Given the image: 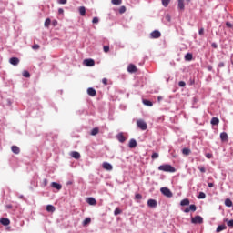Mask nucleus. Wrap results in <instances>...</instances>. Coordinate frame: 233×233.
I'll return each instance as SVG.
<instances>
[{"mask_svg":"<svg viewBox=\"0 0 233 233\" xmlns=\"http://www.w3.org/2000/svg\"><path fill=\"white\" fill-rule=\"evenodd\" d=\"M213 48H218V46L216 44H212Z\"/></svg>","mask_w":233,"mask_h":233,"instance_id":"obj_56","label":"nucleus"},{"mask_svg":"<svg viewBox=\"0 0 233 233\" xmlns=\"http://www.w3.org/2000/svg\"><path fill=\"white\" fill-rule=\"evenodd\" d=\"M9 63L11 65H13L14 66H17V65H19V58H17V57H11L9 59Z\"/></svg>","mask_w":233,"mask_h":233,"instance_id":"obj_10","label":"nucleus"},{"mask_svg":"<svg viewBox=\"0 0 233 233\" xmlns=\"http://www.w3.org/2000/svg\"><path fill=\"white\" fill-rule=\"evenodd\" d=\"M196 210H198V207H196V205L192 204L188 208H186L184 209V212L186 214H188V212H196Z\"/></svg>","mask_w":233,"mask_h":233,"instance_id":"obj_5","label":"nucleus"},{"mask_svg":"<svg viewBox=\"0 0 233 233\" xmlns=\"http://www.w3.org/2000/svg\"><path fill=\"white\" fill-rule=\"evenodd\" d=\"M33 50H39V45L37 44H35L33 46H32Z\"/></svg>","mask_w":233,"mask_h":233,"instance_id":"obj_47","label":"nucleus"},{"mask_svg":"<svg viewBox=\"0 0 233 233\" xmlns=\"http://www.w3.org/2000/svg\"><path fill=\"white\" fill-rule=\"evenodd\" d=\"M150 35L151 39H159V37H161V32H159L158 30H155L150 34Z\"/></svg>","mask_w":233,"mask_h":233,"instance_id":"obj_6","label":"nucleus"},{"mask_svg":"<svg viewBox=\"0 0 233 233\" xmlns=\"http://www.w3.org/2000/svg\"><path fill=\"white\" fill-rule=\"evenodd\" d=\"M87 94L88 96H90L91 97H96L97 92H96V89L92 88V87H89L87 89Z\"/></svg>","mask_w":233,"mask_h":233,"instance_id":"obj_13","label":"nucleus"},{"mask_svg":"<svg viewBox=\"0 0 233 233\" xmlns=\"http://www.w3.org/2000/svg\"><path fill=\"white\" fill-rule=\"evenodd\" d=\"M198 170H200V172H202V174H205V172H207V169H205V167H198Z\"/></svg>","mask_w":233,"mask_h":233,"instance_id":"obj_49","label":"nucleus"},{"mask_svg":"<svg viewBox=\"0 0 233 233\" xmlns=\"http://www.w3.org/2000/svg\"><path fill=\"white\" fill-rule=\"evenodd\" d=\"M92 221V219H90V218H86L84 221H83V225L86 226L88 224H90V222Z\"/></svg>","mask_w":233,"mask_h":233,"instance_id":"obj_34","label":"nucleus"},{"mask_svg":"<svg viewBox=\"0 0 233 233\" xmlns=\"http://www.w3.org/2000/svg\"><path fill=\"white\" fill-rule=\"evenodd\" d=\"M199 35H203L205 34V29L204 28H200L198 31Z\"/></svg>","mask_w":233,"mask_h":233,"instance_id":"obj_46","label":"nucleus"},{"mask_svg":"<svg viewBox=\"0 0 233 233\" xmlns=\"http://www.w3.org/2000/svg\"><path fill=\"white\" fill-rule=\"evenodd\" d=\"M191 223H193V225H201L203 223V217L198 215L191 218Z\"/></svg>","mask_w":233,"mask_h":233,"instance_id":"obj_2","label":"nucleus"},{"mask_svg":"<svg viewBox=\"0 0 233 233\" xmlns=\"http://www.w3.org/2000/svg\"><path fill=\"white\" fill-rule=\"evenodd\" d=\"M222 230H227V226L225 224L220 225L217 228V232H222Z\"/></svg>","mask_w":233,"mask_h":233,"instance_id":"obj_25","label":"nucleus"},{"mask_svg":"<svg viewBox=\"0 0 233 233\" xmlns=\"http://www.w3.org/2000/svg\"><path fill=\"white\" fill-rule=\"evenodd\" d=\"M162 99H163V97H161V96L157 97V101H161Z\"/></svg>","mask_w":233,"mask_h":233,"instance_id":"obj_57","label":"nucleus"},{"mask_svg":"<svg viewBox=\"0 0 233 233\" xmlns=\"http://www.w3.org/2000/svg\"><path fill=\"white\" fill-rule=\"evenodd\" d=\"M115 216H119V214H121V209H119L118 208L115 209Z\"/></svg>","mask_w":233,"mask_h":233,"instance_id":"obj_43","label":"nucleus"},{"mask_svg":"<svg viewBox=\"0 0 233 233\" xmlns=\"http://www.w3.org/2000/svg\"><path fill=\"white\" fill-rule=\"evenodd\" d=\"M23 76H24V77H30V72H28V71H24V72H23Z\"/></svg>","mask_w":233,"mask_h":233,"instance_id":"obj_42","label":"nucleus"},{"mask_svg":"<svg viewBox=\"0 0 233 233\" xmlns=\"http://www.w3.org/2000/svg\"><path fill=\"white\" fill-rule=\"evenodd\" d=\"M64 12H65V10H63V9H61V8L58 10V13H59V14H64Z\"/></svg>","mask_w":233,"mask_h":233,"instance_id":"obj_54","label":"nucleus"},{"mask_svg":"<svg viewBox=\"0 0 233 233\" xmlns=\"http://www.w3.org/2000/svg\"><path fill=\"white\" fill-rule=\"evenodd\" d=\"M45 185H46V179H45Z\"/></svg>","mask_w":233,"mask_h":233,"instance_id":"obj_59","label":"nucleus"},{"mask_svg":"<svg viewBox=\"0 0 233 233\" xmlns=\"http://www.w3.org/2000/svg\"><path fill=\"white\" fill-rule=\"evenodd\" d=\"M228 223V227H233V219L228 220V218L225 220Z\"/></svg>","mask_w":233,"mask_h":233,"instance_id":"obj_39","label":"nucleus"},{"mask_svg":"<svg viewBox=\"0 0 233 233\" xmlns=\"http://www.w3.org/2000/svg\"><path fill=\"white\" fill-rule=\"evenodd\" d=\"M125 12H127V7H125V5H123L119 9V14H125Z\"/></svg>","mask_w":233,"mask_h":233,"instance_id":"obj_37","label":"nucleus"},{"mask_svg":"<svg viewBox=\"0 0 233 233\" xmlns=\"http://www.w3.org/2000/svg\"><path fill=\"white\" fill-rule=\"evenodd\" d=\"M102 83H103V85H105V86L108 85V79L103 78V79H102Z\"/></svg>","mask_w":233,"mask_h":233,"instance_id":"obj_48","label":"nucleus"},{"mask_svg":"<svg viewBox=\"0 0 233 233\" xmlns=\"http://www.w3.org/2000/svg\"><path fill=\"white\" fill-rule=\"evenodd\" d=\"M127 72H129V74H134V73L137 72V67L136 66V65L130 64L127 66Z\"/></svg>","mask_w":233,"mask_h":233,"instance_id":"obj_7","label":"nucleus"},{"mask_svg":"<svg viewBox=\"0 0 233 233\" xmlns=\"http://www.w3.org/2000/svg\"><path fill=\"white\" fill-rule=\"evenodd\" d=\"M180 205H181V207H187V206L190 205V200L188 198H185V199L181 200Z\"/></svg>","mask_w":233,"mask_h":233,"instance_id":"obj_20","label":"nucleus"},{"mask_svg":"<svg viewBox=\"0 0 233 233\" xmlns=\"http://www.w3.org/2000/svg\"><path fill=\"white\" fill-rule=\"evenodd\" d=\"M159 157V153H153L151 156V159H157Z\"/></svg>","mask_w":233,"mask_h":233,"instance_id":"obj_38","label":"nucleus"},{"mask_svg":"<svg viewBox=\"0 0 233 233\" xmlns=\"http://www.w3.org/2000/svg\"><path fill=\"white\" fill-rule=\"evenodd\" d=\"M79 14H80V15L85 16L86 15V8H85V6H80Z\"/></svg>","mask_w":233,"mask_h":233,"instance_id":"obj_23","label":"nucleus"},{"mask_svg":"<svg viewBox=\"0 0 233 233\" xmlns=\"http://www.w3.org/2000/svg\"><path fill=\"white\" fill-rule=\"evenodd\" d=\"M178 9L185 10V0H178Z\"/></svg>","mask_w":233,"mask_h":233,"instance_id":"obj_22","label":"nucleus"},{"mask_svg":"<svg viewBox=\"0 0 233 233\" xmlns=\"http://www.w3.org/2000/svg\"><path fill=\"white\" fill-rule=\"evenodd\" d=\"M71 157H74V159H79L81 157V154L77 151L71 152Z\"/></svg>","mask_w":233,"mask_h":233,"instance_id":"obj_18","label":"nucleus"},{"mask_svg":"<svg viewBox=\"0 0 233 233\" xmlns=\"http://www.w3.org/2000/svg\"><path fill=\"white\" fill-rule=\"evenodd\" d=\"M104 52L106 53V54H107V52H110V46H104Z\"/></svg>","mask_w":233,"mask_h":233,"instance_id":"obj_40","label":"nucleus"},{"mask_svg":"<svg viewBox=\"0 0 233 233\" xmlns=\"http://www.w3.org/2000/svg\"><path fill=\"white\" fill-rule=\"evenodd\" d=\"M46 211L47 212H56V207H54L53 205H47Z\"/></svg>","mask_w":233,"mask_h":233,"instance_id":"obj_24","label":"nucleus"},{"mask_svg":"<svg viewBox=\"0 0 233 233\" xmlns=\"http://www.w3.org/2000/svg\"><path fill=\"white\" fill-rule=\"evenodd\" d=\"M137 125L138 128H140L141 130H147V128H148L147 122H145V120H143V119L137 120Z\"/></svg>","mask_w":233,"mask_h":233,"instance_id":"obj_3","label":"nucleus"},{"mask_svg":"<svg viewBox=\"0 0 233 233\" xmlns=\"http://www.w3.org/2000/svg\"><path fill=\"white\" fill-rule=\"evenodd\" d=\"M143 104L146 105V106H153V103L147 99L143 100Z\"/></svg>","mask_w":233,"mask_h":233,"instance_id":"obj_27","label":"nucleus"},{"mask_svg":"<svg viewBox=\"0 0 233 233\" xmlns=\"http://www.w3.org/2000/svg\"><path fill=\"white\" fill-rule=\"evenodd\" d=\"M0 223H1V225H4V227H8V225H10V219H8L6 218H1Z\"/></svg>","mask_w":233,"mask_h":233,"instance_id":"obj_12","label":"nucleus"},{"mask_svg":"<svg viewBox=\"0 0 233 233\" xmlns=\"http://www.w3.org/2000/svg\"><path fill=\"white\" fill-rule=\"evenodd\" d=\"M87 203L88 205H97V201L92 197L87 198Z\"/></svg>","mask_w":233,"mask_h":233,"instance_id":"obj_19","label":"nucleus"},{"mask_svg":"<svg viewBox=\"0 0 233 233\" xmlns=\"http://www.w3.org/2000/svg\"><path fill=\"white\" fill-rule=\"evenodd\" d=\"M50 23H52L50 18H46L45 21V26L48 28L50 26Z\"/></svg>","mask_w":233,"mask_h":233,"instance_id":"obj_33","label":"nucleus"},{"mask_svg":"<svg viewBox=\"0 0 233 233\" xmlns=\"http://www.w3.org/2000/svg\"><path fill=\"white\" fill-rule=\"evenodd\" d=\"M147 205L148 207H150L151 208H156V207H157V201H156L155 199H149L147 201Z\"/></svg>","mask_w":233,"mask_h":233,"instance_id":"obj_11","label":"nucleus"},{"mask_svg":"<svg viewBox=\"0 0 233 233\" xmlns=\"http://www.w3.org/2000/svg\"><path fill=\"white\" fill-rule=\"evenodd\" d=\"M211 125H219V118L218 117H213L211 119Z\"/></svg>","mask_w":233,"mask_h":233,"instance_id":"obj_29","label":"nucleus"},{"mask_svg":"<svg viewBox=\"0 0 233 233\" xmlns=\"http://www.w3.org/2000/svg\"><path fill=\"white\" fill-rule=\"evenodd\" d=\"M92 23H93L94 25H97V23H99V18L94 17L93 20H92Z\"/></svg>","mask_w":233,"mask_h":233,"instance_id":"obj_41","label":"nucleus"},{"mask_svg":"<svg viewBox=\"0 0 233 233\" xmlns=\"http://www.w3.org/2000/svg\"><path fill=\"white\" fill-rule=\"evenodd\" d=\"M84 65L86 66H94V65H96V62L94 61V59H86L84 60Z\"/></svg>","mask_w":233,"mask_h":233,"instance_id":"obj_9","label":"nucleus"},{"mask_svg":"<svg viewBox=\"0 0 233 233\" xmlns=\"http://www.w3.org/2000/svg\"><path fill=\"white\" fill-rule=\"evenodd\" d=\"M192 53H187L186 56H185V60L186 61H192Z\"/></svg>","mask_w":233,"mask_h":233,"instance_id":"obj_26","label":"nucleus"},{"mask_svg":"<svg viewBox=\"0 0 233 233\" xmlns=\"http://www.w3.org/2000/svg\"><path fill=\"white\" fill-rule=\"evenodd\" d=\"M136 199H143V196L141 194H136Z\"/></svg>","mask_w":233,"mask_h":233,"instance_id":"obj_45","label":"nucleus"},{"mask_svg":"<svg viewBox=\"0 0 233 233\" xmlns=\"http://www.w3.org/2000/svg\"><path fill=\"white\" fill-rule=\"evenodd\" d=\"M206 157L208 159H212V154H210V153L206 154Z\"/></svg>","mask_w":233,"mask_h":233,"instance_id":"obj_52","label":"nucleus"},{"mask_svg":"<svg viewBox=\"0 0 233 233\" xmlns=\"http://www.w3.org/2000/svg\"><path fill=\"white\" fill-rule=\"evenodd\" d=\"M128 147L129 148H136L137 147V141L134 138L130 139Z\"/></svg>","mask_w":233,"mask_h":233,"instance_id":"obj_16","label":"nucleus"},{"mask_svg":"<svg viewBox=\"0 0 233 233\" xmlns=\"http://www.w3.org/2000/svg\"><path fill=\"white\" fill-rule=\"evenodd\" d=\"M221 141H228V135L226 132H222L220 134Z\"/></svg>","mask_w":233,"mask_h":233,"instance_id":"obj_17","label":"nucleus"},{"mask_svg":"<svg viewBox=\"0 0 233 233\" xmlns=\"http://www.w3.org/2000/svg\"><path fill=\"white\" fill-rule=\"evenodd\" d=\"M187 3H190V0H186Z\"/></svg>","mask_w":233,"mask_h":233,"instance_id":"obj_58","label":"nucleus"},{"mask_svg":"<svg viewBox=\"0 0 233 233\" xmlns=\"http://www.w3.org/2000/svg\"><path fill=\"white\" fill-rule=\"evenodd\" d=\"M182 154H184V156H189L190 155V149L189 148H183L182 149Z\"/></svg>","mask_w":233,"mask_h":233,"instance_id":"obj_30","label":"nucleus"},{"mask_svg":"<svg viewBox=\"0 0 233 233\" xmlns=\"http://www.w3.org/2000/svg\"><path fill=\"white\" fill-rule=\"evenodd\" d=\"M58 3L59 5H66L67 0H59Z\"/></svg>","mask_w":233,"mask_h":233,"instance_id":"obj_50","label":"nucleus"},{"mask_svg":"<svg viewBox=\"0 0 233 233\" xmlns=\"http://www.w3.org/2000/svg\"><path fill=\"white\" fill-rule=\"evenodd\" d=\"M102 167H103V168H104V170H107V171H111V170H113V167L111 166V164L110 163H108V162H104L103 164H102Z\"/></svg>","mask_w":233,"mask_h":233,"instance_id":"obj_8","label":"nucleus"},{"mask_svg":"<svg viewBox=\"0 0 233 233\" xmlns=\"http://www.w3.org/2000/svg\"><path fill=\"white\" fill-rule=\"evenodd\" d=\"M178 86H181V87L187 86V83H185V81H180V82L178 83Z\"/></svg>","mask_w":233,"mask_h":233,"instance_id":"obj_44","label":"nucleus"},{"mask_svg":"<svg viewBox=\"0 0 233 233\" xmlns=\"http://www.w3.org/2000/svg\"><path fill=\"white\" fill-rule=\"evenodd\" d=\"M97 134H99V128L98 127L93 128L91 131V136H97Z\"/></svg>","mask_w":233,"mask_h":233,"instance_id":"obj_28","label":"nucleus"},{"mask_svg":"<svg viewBox=\"0 0 233 233\" xmlns=\"http://www.w3.org/2000/svg\"><path fill=\"white\" fill-rule=\"evenodd\" d=\"M111 3H112V5H121L122 1L121 0H112Z\"/></svg>","mask_w":233,"mask_h":233,"instance_id":"obj_36","label":"nucleus"},{"mask_svg":"<svg viewBox=\"0 0 233 233\" xmlns=\"http://www.w3.org/2000/svg\"><path fill=\"white\" fill-rule=\"evenodd\" d=\"M226 26H228V28H233V25L230 22H227Z\"/></svg>","mask_w":233,"mask_h":233,"instance_id":"obj_51","label":"nucleus"},{"mask_svg":"<svg viewBox=\"0 0 233 233\" xmlns=\"http://www.w3.org/2000/svg\"><path fill=\"white\" fill-rule=\"evenodd\" d=\"M207 198V195L203 192H200L198 194V199H205Z\"/></svg>","mask_w":233,"mask_h":233,"instance_id":"obj_35","label":"nucleus"},{"mask_svg":"<svg viewBox=\"0 0 233 233\" xmlns=\"http://www.w3.org/2000/svg\"><path fill=\"white\" fill-rule=\"evenodd\" d=\"M51 187L53 188H56V190H61L63 188V186H61V184H59L57 182H52Z\"/></svg>","mask_w":233,"mask_h":233,"instance_id":"obj_15","label":"nucleus"},{"mask_svg":"<svg viewBox=\"0 0 233 233\" xmlns=\"http://www.w3.org/2000/svg\"><path fill=\"white\" fill-rule=\"evenodd\" d=\"M11 150L14 154H19L21 152V149L17 146H12Z\"/></svg>","mask_w":233,"mask_h":233,"instance_id":"obj_21","label":"nucleus"},{"mask_svg":"<svg viewBox=\"0 0 233 233\" xmlns=\"http://www.w3.org/2000/svg\"><path fill=\"white\" fill-rule=\"evenodd\" d=\"M160 192L163 194V196H166V198H172V196H174L168 187H161Z\"/></svg>","mask_w":233,"mask_h":233,"instance_id":"obj_4","label":"nucleus"},{"mask_svg":"<svg viewBox=\"0 0 233 233\" xmlns=\"http://www.w3.org/2000/svg\"><path fill=\"white\" fill-rule=\"evenodd\" d=\"M219 66H223V64H220Z\"/></svg>","mask_w":233,"mask_h":233,"instance_id":"obj_60","label":"nucleus"},{"mask_svg":"<svg viewBox=\"0 0 233 233\" xmlns=\"http://www.w3.org/2000/svg\"><path fill=\"white\" fill-rule=\"evenodd\" d=\"M158 170L161 172H176V167L170 166L169 164H164L158 167Z\"/></svg>","mask_w":233,"mask_h":233,"instance_id":"obj_1","label":"nucleus"},{"mask_svg":"<svg viewBox=\"0 0 233 233\" xmlns=\"http://www.w3.org/2000/svg\"><path fill=\"white\" fill-rule=\"evenodd\" d=\"M208 187H209V188H212L214 187V183H208Z\"/></svg>","mask_w":233,"mask_h":233,"instance_id":"obj_53","label":"nucleus"},{"mask_svg":"<svg viewBox=\"0 0 233 233\" xmlns=\"http://www.w3.org/2000/svg\"><path fill=\"white\" fill-rule=\"evenodd\" d=\"M5 208L10 209V208H12V205H6Z\"/></svg>","mask_w":233,"mask_h":233,"instance_id":"obj_55","label":"nucleus"},{"mask_svg":"<svg viewBox=\"0 0 233 233\" xmlns=\"http://www.w3.org/2000/svg\"><path fill=\"white\" fill-rule=\"evenodd\" d=\"M225 205L226 207H232V200H230V198H227L225 200Z\"/></svg>","mask_w":233,"mask_h":233,"instance_id":"obj_31","label":"nucleus"},{"mask_svg":"<svg viewBox=\"0 0 233 233\" xmlns=\"http://www.w3.org/2000/svg\"><path fill=\"white\" fill-rule=\"evenodd\" d=\"M162 5L165 6V8H167V6L170 5V0H162Z\"/></svg>","mask_w":233,"mask_h":233,"instance_id":"obj_32","label":"nucleus"},{"mask_svg":"<svg viewBox=\"0 0 233 233\" xmlns=\"http://www.w3.org/2000/svg\"><path fill=\"white\" fill-rule=\"evenodd\" d=\"M116 138L120 143H125V141H127V137H125V135H123V133H119L116 136Z\"/></svg>","mask_w":233,"mask_h":233,"instance_id":"obj_14","label":"nucleus"}]
</instances>
